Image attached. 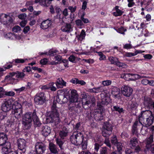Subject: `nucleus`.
Returning <instances> with one entry per match:
<instances>
[{"instance_id": "obj_15", "label": "nucleus", "mask_w": 154, "mask_h": 154, "mask_svg": "<svg viewBox=\"0 0 154 154\" xmlns=\"http://www.w3.org/2000/svg\"><path fill=\"white\" fill-rule=\"evenodd\" d=\"M17 144L19 149L24 153L26 151V141L23 139L20 138L17 141Z\"/></svg>"}, {"instance_id": "obj_3", "label": "nucleus", "mask_w": 154, "mask_h": 154, "mask_svg": "<svg viewBox=\"0 0 154 154\" xmlns=\"http://www.w3.org/2000/svg\"><path fill=\"white\" fill-rule=\"evenodd\" d=\"M57 102L54 101L51 106V111L48 112L46 114V124L54 123V125H57L60 121L59 114L57 109Z\"/></svg>"}, {"instance_id": "obj_38", "label": "nucleus", "mask_w": 154, "mask_h": 154, "mask_svg": "<svg viewBox=\"0 0 154 154\" xmlns=\"http://www.w3.org/2000/svg\"><path fill=\"white\" fill-rule=\"evenodd\" d=\"M85 35L86 34L85 30L82 29L80 34L78 37V40L81 41L83 40L85 38Z\"/></svg>"}, {"instance_id": "obj_13", "label": "nucleus", "mask_w": 154, "mask_h": 154, "mask_svg": "<svg viewBox=\"0 0 154 154\" xmlns=\"http://www.w3.org/2000/svg\"><path fill=\"white\" fill-rule=\"evenodd\" d=\"M121 92L124 96L129 97L132 94L133 91L132 88L127 85H124L121 88Z\"/></svg>"}, {"instance_id": "obj_1", "label": "nucleus", "mask_w": 154, "mask_h": 154, "mask_svg": "<svg viewBox=\"0 0 154 154\" xmlns=\"http://www.w3.org/2000/svg\"><path fill=\"white\" fill-rule=\"evenodd\" d=\"M79 95L75 89L71 91L70 94L69 96L68 109L69 112L72 115H76L80 113L82 111L81 104L78 101Z\"/></svg>"}, {"instance_id": "obj_25", "label": "nucleus", "mask_w": 154, "mask_h": 154, "mask_svg": "<svg viewBox=\"0 0 154 154\" xmlns=\"http://www.w3.org/2000/svg\"><path fill=\"white\" fill-rule=\"evenodd\" d=\"M23 114L22 109L12 110L11 114L16 118L18 119L21 117Z\"/></svg>"}, {"instance_id": "obj_29", "label": "nucleus", "mask_w": 154, "mask_h": 154, "mask_svg": "<svg viewBox=\"0 0 154 154\" xmlns=\"http://www.w3.org/2000/svg\"><path fill=\"white\" fill-rule=\"evenodd\" d=\"M27 60V59L17 58L13 60L11 63L13 64V65L17 66L20 63H24Z\"/></svg>"}, {"instance_id": "obj_59", "label": "nucleus", "mask_w": 154, "mask_h": 154, "mask_svg": "<svg viewBox=\"0 0 154 154\" xmlns=\"http://www.w3.org/2000/svg\"><path fill=\"white\" fill-rule=\"evenodd\" d=\"M103 90V87L100 86L95 88V93H98L102 92Z\"/></svg>"}, {"instance_id": "obj_10", "label": "nucleus", "mask_w": 154, "mask_h": 154, "mask_svg": "<svg viewBox=\"0 0 154 154\" xmlns=\"http://www.w3.org/2000/svg\"><path fill=\"white\" fill-rule=\"evenodd\" d=\"M46 146L42 142H37L35 145V151L37 154H42L46 150Z\"/></svg>"}, {"instance_id": "obj_52", "label": "nucleus", "mask_w": 154, "mask_h": 154, "mask_svg": "<svg viewBox=\"0 0 154 154\" xmlns=\"http://www.w3.org/2000/svg\"><path fill=\"white\" fill-rule=\"evenodd\" d=\"M116 146L117 149L118 151L120 152L122 149L123 146L122 143L120 142H118L117 143Z\"/></svg>"}, {"instance_id": "obj_2", "label": "nucleus", "mask_w": 154, "mask_h": 154, "mask_svg": "<svg viewBox=\"0 0 154 154\" xmlns=\"http://www.w3.org/2000/svg\"><path fill=\"white\" fill-rule=\"evenodd\" d=\"M153 121L154 116L151 112L149 110L142 111L133 125H137L139 123L141 125H152Z\"/></svg>"}, {"instance_id": "obj_42", "label": "nucleus", "mask_w": 154, "mask_h": 154, "mask_svg": "<svg viewBox=\"0 0 154 154\" xmlns=\"http://www.w3.org/2000/svg\"><path fill=\"white\" fill-rule=\"evenodd\" d=\"M56 140L57 144L58 145L61 149H63V145L64 143L63 142L61 139L59 138H57Z\"/></svg>"}, {"instance_id": "obj_7", "label": "nucleus", "mask_w": 154, "mask_h": 154, "mask_svg": "<svg viewBox=\"0 0 154 154\" xmlns=\"http://www.w3.org/2000/svg\"><path fill=\"white\" fill-rule=\"evenodd\" d=\"M0 22L8 27H11L13 25L12 18L5 14H3L0 16Z\"/></svg>"}, {"instance_id": "obj_61", "label": "nucleus", "mask_w": 154, "mask_h": 154, "mask_svg": "<svg viewBox=\"0 0 154 154\" xmlns=\"http://www.w3.org/2000/svg\"><path fill=\"white\" fill-rule=\"evenodd\" d=\"M69 60L73 63L75 62V57L73 55H70L68 58Z\"/></svg>"}, {"instance_id": "obj_63", "label": "nucleus", "mask_w": 154, "mask_h": 154, "mask_svg": "<svg viewBox=\"0 0 154 154\" xmlns=\"http://www.w3.org/2000/svg\"><path fill=\"white\" fill-rule=\"evenodd\" d=\"M68 9L72 13L74 12L76 9V6H75L74 7L72 6H69L68 7Z\"/></svg>"}, {"instance_id": "obj_28", "label": "nucleus", "mask_w": 154, "mask_h": 154, "mask_svg": "<svg viewBox=\"0 0 154 154\" xmlns=\"http://www.w3.org/2000/svg\"><path fill=\"white\" fill-rule=\"evenodd\" d=\"M153 141V135L151 134L144 142L146 144V147L148 150L150 148V145Z\"/></svg>"}, {"instance_id": "obj_8", "label": "nucleus", "mask_w": 154, "mask_h": 154, "mask_svg": "<svg viewBox=\"0 0 154 154\" xmlns=\"http://www.w3.org/2000/svg\"><path fill=\"white\" fill-rule=\"evenodd\" d=\"M46 100V97L44 92H40L37 93L35 96V103L38 105H41L45 103Z\"/></svg>"}, {"instance_id": "obj_19", "label": "nucleus", "mask_w": 154, "mask_h": 154, "mask_svg": "<svg viewBox=\"0 0 154 154\" xmlns=\"http://www.w3.org/2000/svg\"><path fill=\"white\" fill-rule=\"evenodd\" d=\"M51 25V21L49 19L43 21L40 25V28L43 29H45L49 28Z\"/></svg>"}, {"instance_id": "obj_21", "label": "nucleus", "mask_w": 154, "mask_h": 154, "mask_svg": "<svg viewBox=\"0 0 154 154\" xmlns=\"http://www.w3.org/2000/svg\"><path fill=\"white\" fill-rule=\"evenodd\" d=\"M31 117L33 119V122L34 123V125H41L39 119L36 115V112L34 110L33 113L31 112Z\"/></svg>"}, {"instance_id": "obj_64", "label": "nucleus", "mask_w": 154, "mask_h": 154, "mask_svg": "<svg viewBox=\"0 0 154 154\" xmlns=\"http://www.w3.org/2000/svg\"><path fill=\"white\" fill-rule=\"evenodd\" d=\"M26 17V15L25 13H23L19 14L18 16V18L21 20L24 19Z\"/></svg>"}, {"instance_id": "obj_12", "label": "nucleus", "mask_w": 154, "mask_h": 154, "mask_svg": "<svg viewBox=\"0 0 154 154\" xmlns=\"http://www.w3.org/2000/svg\"><path fill=\"white\" fill-rule=\"evenodd\" d=\"M101 98V101H98L97 104L98 102H100L102 106L104 107V106L103 105H108L111 101V99L110 97L108 96L107 94H104L102 93L100 94Z\"/></svg>"}, {"instance_id": "obj_24", "label": "nucleus", "mask_w": 154, "mask_h": 154, "mask_svg": "<svg viewBox=\"0 0 154 154\" xmlns=\"http://www.w3.org/2000/svg\"><path fill=\"white\" fill-rule=\"evenodd\" d=\"M61 29L63 32L69 33L72 31V28L71 24L66 23L62 27Z\"/></svg>"}, {"instance_id": "obj_20", "label": "nucleus", "mask_w": 154, "mask_h": 154, "mask_svg": "<svg viewBox=\"0 0 154 154\" xmlns=\"http://www.w3.org/2000/svg\"><path fill=\"white\" fill-rule=\"evenodd\" d=\"M69 129L67 126H64L62 130L60 131L59 133L60 137L62 139H64L65 137H66L68 133Z\"/></svg>"}, {"instance_id": "obj_45", "label": "nucleus", "mask_w": 154, "mask_h": 154, "mask_svg": "<svg viewBox=\"0 0 154 154\" xmlns=\"http://www.w3.org/2000/svg\"><path fill=\"white\" fill-rule=\"evenodd\" d=\"M111 141L112 143L114 145H116L118 143L117 137L116 136H113L111 137Z\"/></svg>"}, {"instance_id": "obj_57", "label": "nucleus", "mask_w": 154, "mask_h": 154, "mask_svg": "<svg viewBox=\"0 0 154 154\" xmlns=\"http://www.w3.org/2000/svg\"><path fill=\"white\" fill-rule=\"evenodd\" d=\"M54 58H55V61H58L57 62H59V63H60V62H61L62 60V56L60 55H57L55 56L54 57Z\"/></svg>"}, {"instance_id": "obj_46", "label": "nucleus", "mask_w": 154, "mask_h": 154, "mask_svg": "<svg viewBox=\"0 0 154 154\" xmlns=\"http://www.w3.org/2000/svg\"><path fill=\"white\" fill-rule=\"evenodd\" d=\"M7 116V112L2 111L0 113V120H3Z\"/></svg>"}, {"instance_id": "obj_11", "label": "nucleus", "mask_w": 154, "mask_h": 154, "mask_svg": "<svg viewBox=\"0 0 154 154\" xmlns=\"http://www.w3.org/2000/svg\"><path fill=\"white\" fill-rule=\"evenodd\" d=\"M33 121L31 117V112H27L23 116L22 124L23 125H28L30 124Z\"/></svg>"}, {"instance_id": "obj_39", "label": "nucleus", "mask_w": 154, "mask_h": 154, "mask_svg": "<svg viewBox=\"0 0 154 154\" xmlns=\"http://www.w3.org/2000/svg\"><path fill=\"white\" fill-rule=\"evenodd\" d=\"M109 60L112 64H114L116 65V63L118 61L119 59L116 57H110L109 58Z\"/></svg>"}, {"instance_id": "obj_6", "label": "nucleus", "mask_w": 154, "mask_h": 154, "mask_svg": "<svg viewBox=\"0 0 154 154\" xmlns=\"http://www.w3.org/2000/svg\"><path fill=\"white\" fill-rule=\"evenodd\" d=\"M69 96V95H66L63 90H59L57 91L56 101L60 104L66 103L68 101Z\"/></svg>"}, {"instance_id": "obj_54", "label": "nucleus", "mask_w": 154, "mask_h": 154, "mask_svg": "<svg viewBox=\"0 0 154 154\" xmlns=\"http://www.w3.org/2000/svg\"><path fill=\"white\" fill-rule=\"evenodd\" d=\"M134 1V0H127V1L128 2V7H132L135 5V2Z\"/></svg>"}, {"instance_id": "obj_31", "label": "nucleus", "mask_w": 154, "mask_h": 154, "mask_svg": "<svg viewBox=\"0 0 154 154\" xmlns=\"http://www.w3.org/2000/svg\"><path fill=\"white\" fill-rule=\"evenodd\" d=\"M57 52V51L53 50H49L48 52H39V54L42 56L44 55L49 56H54Z\"/></svg>"}, {"instance_id": "obj_35", "label": "nucleus", "mask_w": 154, "mask_h": 154, "mask_svg": "<svg viewBox=\"0 0 154 154\" xmlns=\"http://www.w3.org/2000/svg\"><path fill=\"white\" fill-rule=\"evenodd\" d=\"M138 143L137 139L135 137L132 138L130 141V146L131 149L135 148Z\"/></svg>"}, {"instance_id": "obj_36", "label": "nucleus", "mask_w": 154, "mask_h": 154, "mask_svg": "<svg viewBox=\"0 0 154 154\" xmlns=\"http://www.w3.org/2000/svg\"><path fill=\"white\" fill-rule=\"evenodd\" d=\"M138 105L137 101H134L133 100L131 102V103L130 105V108L131 111L135 110L137 109Z\"/></svg>"}, {"instance_id": "obj_30", "label": "nucleus", "mask_w": 154, "mask_h": 154, "mask_svg": "<svg viewBox=\"0 0 154 154\" xmlns=\"http://www.w3.org/2000/svg\"><path fill=\"white\" fill-rule=\"evenodd\" d=\"M42 129V134L45 136H47L51 133V128L48 126H43Z\"/></svg>"}, {"instance_id": "obj_49", "label": "nucleus", "mask_w": 154, "mask_h": 154, "mask_svg": "<svg viewBox=\"0 0 154 154\" xmlns=\"http://www.w3.org/2000/svg\"><path fill=\"white\" fill-rule=\"evenodd\" d=\"M112 83V82L110 80H106L102 82V84L104 86H108L110 85Z\"/></svg>"}, {"instance_id": "obj_34", "label": "nucleus", "mask_w": 154, "mask_h": 154, "mask_svg": "<svg viewBox=\"0 0 154 154\" xmlns=\"http://www.w3.org/2000/svg\"><path fill=\"white\" fill-rule=\"evenodd\" d=\"M49 148L51 152L54 154L57 153L58 149L56 145L52 143H50L49 144Z\"/></svg>"}, {"instance_id": "obj_51", "label": "nucleus", "mask_w": 154, "mask_h": 154, "mask_svg": "<svg viewBox=\"0 0 154 154\" xmlns=\"http://www.w3.org/2000/svg\"><path fill=\"white\" fill-rule=\"evenodd\" d=\"M123 48L126 49H129L132 48V46L131 44H126L123 45Z\"/></svg>"}, {"instance_id": "obj_47", "label": "nucleus", "mask_w": 154, "mask_h": 154, "mask_svg": "<svg viewBox=\"0 0 154 154\" xmlns=\"http://www.w3.org/2000/svg\"><path fill=\"white\" fill-rule=\"evenodd\" d=\"M4 93L5 96H13L15 95V93L12 91H5Z\"/></svg>"}, {"instance_id": "obj_41", "label": "nucleus", "mask_w": 154, "mask_h": 154, "mask_svg": "<svg viewBox=\"0 0 154 154\" xmlns=\"http://www.w3.org/2000/svg\"><path fill=\"white\" fill-rule=\"evenodd\" d=\"M94 53H96L98 54V55L99 56H100V57L99 58V60H104L106 59V56L105 55H104L103 53L101 51L98 52L97 51H95V50L94 51Z\"/></svg>"}, {"instance_id": "obj_14", "label": "nucleus", "mask_w": 154, "mask_h": 154, "mask_svg": "<svg viewBox=\"0 0 154 154\" xmlns=\"http://www.w3.org/2000/svg\"><path fill=\"white\" fill-rule=\"evenodd\" d=\"M152 102V100L151 98L146 96L144 97L143 104L144 107L146 109L145 110H149L150 109Z\"/></svg>"}, {"instance_id": "obj_9", "label": "nucleus", "mask_w": 154, "mask_h": 154, "mask_svg": "<svg viewBox=\"0 0 154 154\" xmlns=\"http://www.w3.org/2000/svg\"><path fill=\"white\" fill-rule=\"evenodd\" d=\"M13 102V99L11 98L5 101L2 104L1 106L2 110L6 112L10 110L12 108V104Z\"/></svg>"}, {"instance_id": "obj_23", "label": "nucleus", "mask_w": 154, "mask_h": 154, "mask_svg": "<svg viewBox=\"0 0 154 154\" xmlns=\"http://www.w3.org/2000/svg\"><path fill=\"white\" fill-rule=\"evenodd\" d=\"M111 93L116 98H119L120 94L119 88L115 87H113L111 89Z\"/></svg>"}, {"instance_id": "obj_4", "label": "nucleus", "mask_w": 154, "mask_h": 154, "mask_svg": "<svg viewBox=\"0 0 154 154\" xmlns=\"http://www.w3.org/2000/svg\"><path fill=\"white\" fill-rule=\"evenodd\" d=\"M83 134L79 131H74L70 137L72 143L75 145H80L83 142Z\"/></svg>"}, {"instance_id": "obj_32", "label": "nucleus", "mask_w": 154, "mask_h": 154, "mask_svg": "<svg viewBox=\"0 0 154 154\" xmlns=\"http://www.w3.org/2000/svg\"><path fill=\"white\" fill-rule=\"evenodd\" d=\"M111 109L112 112H118L119 114L123 113L125 112V110L123 108L118 105L113 106V107Z\"/></svg>"}, {"instance_id": "obj_18", "label": "nucleus", "mask_w": 154, "mask_h": 154, "mask_svg": "<svg viewBox=\"0 0 154 154\" xmlns=\"http://www.w3.org/2000/svg\"><path fill=\"white\" fill-rule=\"evenodd\" d=\"M55 84L57 88H62L66 86V82L62 78H59L56 80Z\"/></svg>"}, {"instance_id": "obj_40", "label": "nucleus", "mask_w": 154, "mask_h": 154, "mask_svg": "<svg viewBox=\"0 0 154 154\" xmlns=\"http://www.w3.org/2000/svg\"><path fill=\"white\" fill-rule=\"evenodd\" d=\"M116 30L118 32L124 35L125 32L127 31V29H124L123 26H121L120 27L116 29Z\"/></svg>"}, {"instance_id": "obj_27", "label": "nucleus", "mask_w": 154, "mask_h": 154, "mask_svg": "<svg viewBox=\"0 0 154 154\" xmlns=\"http://www.w3.org/2000/svg\"><path fill=\"white\" fill-rule=\"evenodd\" d=\"M8 138L7 136L3 133H0V146H2L5 145L7 142Z\"/></svg>"}, {"instance_id": "obj_53", "label": "nucleus", "mask_w": 154, "mask_h": 154, "mask_svg": "<svg viewBox=\"0 0 154 154\" xmlns=\"http://www.w3.org/2000/svg\"><path fill=\"white\" fill-rule=\"evenodd\" d=\"M104 143L107 146L109 147V149H111V145L109 139H105L104 141Z\"/></svg>"}, {"instance_id": "obj_60", "label": "nucleus", "mask_w": 154, "mask_h": 154, "mask_svg": "<svg viewBox=\"0 0 154 154\" xmlns=\"http://www.w3.org/2000/svg\"><path fill=\"white\" fill-rule=\"evenodd\" d=\"M68 61L67 60L62 59L61 62H60V63H64V66L65 67H69V66L68 65Z\"/></svg>"}, {"instance_id": "obj_50", "label": "nucleus", "mask_w": 154, "mask_h": 154, "mask_svg": "<svg viewBox=\"0 0 154 154\" xmlns=\"http://www.w3.org/2000/svg\"><path fill=\"white\" fill-rule=\"evenodd\" d=\"M100 154H107V148L106 147H102L100 150Z\"/></svg>"}, {"instance_id": "obj_37", "label": "nucleus", "mask_w": 154, "mask_h": 154, "mask_svg": "<svg viewBox=\"0 0 154 154\" xmlns=\"http://www.w3.org/2000/svg\"><path fill=\"white\" fill-rule=\"evenodd\" d=\"M134 76L135 77L137 78V79H142L144 78H146V76L144 75H140L137 74H131V73H127V74H124V77H125V78L126 76H128L129 77H130L131 76Z\"/></svg>"}, {"instance_id": "obj_22", "label": "nucleus", "mask_w": 154, "mask_h": 154, "mask_svg": "<svg viewBox=\"0 0 154 154\" xmlns=\"http://www.w3.org/2000/svg\"><path fill=\"white\" fill-rule=\"evenodd\" d=\"M2 146V152L3 154H8L11 148V144L10 142H7Z\"/></svg>"}, {"instance_id": "obj_16", "label": "nucleus", "mask_w": 154, "mask_h": 154, "mask_svg": "<svg viewBox=\"0 0 154 154\" xmlns=\"http://www.w3.org/2000/svg\"><path fill=\"white\" fill-rule=\"evenodd\" d=\"M112 130L111 126H103L102 129V134L104 137L109 136L112 133Z\"/></svg>"}, {"instance_id": "obj_48", "label": "nucleus", "mask_w": 154, "mask_h": 154, "mask_svg": "<svg viewBox=\"0 0 154 154\" xmlns=\"http://www.w3.org/2000/svg\"><path fill=\"white\" fill-rule=\"evenodd\" d=\"M21 29V27L18 26H16L12 28V31L15 32H17Z\"/></svg>"}, {"instance_id": "obj_26", "label": "nucleus", "mask_w": 154, "mask_h": 154, "mask_svg": "<svg viewBox=\"0 0 154 154\" xmlns=\"http://www.w3.org/2000/svg\"><path fill=\"white\" fill-rule=\"evenodd\" d=\"M13 100V102L12 103V110H15L16 109H22V106L21 104L19 102V101H15L14 99V98H11Z\"/></svg>"}, {"instance_id": "obj_5", "label": "nucleus", "mask_w": 154, "mask_h": 154, "mask_svg": "<svg viewBox=\"0 0 154 154\" xmlns=\"http://www.w3.org/2000/svg\"><path fill=\"white\" fill-rule=\"evenodd\" d=\"M97 108L94 109V119L97 121H99L103 119V113L104 112L105 109L102 106L100 102L97 103Z\"/></svg>"}, {"instance_id": "obj_58", "label": "nucleus", "mask_w": 154, "mask_h": 154, "mask_svg": "<svg viewBox=\"0 0 154 154\" xmlns=\"http://www.w3.org/2000/svg\"><path fill=\"white\" fill-rule=\"evenodd\" d=\"M40 63L42 65H46L48 62V60L46 58L42 59L40 60Z\"/></svg>"}, {"instance_id": "obj_56", "label": "nucleus", "mask_w": 154, "mask_h": 154, "mask_svg": "<svg viewBox=\"0 0 154 154\" xmlns=\"http://www.w3.org/2000/svg\"><path fill=\"white\" fill-rule=\"evenodd\" d=\"M75 22L76 25L78 26H82L83 25V23L82 22V20L81 19H78L76 20Z\"/></svg>"}, {"instance_id": "obj_17", "label": "nucleus", "mask_w": 154, "mask_h": 154, "mask_svg": "<svg viewBox=\"0 0 154 154\" xmlns=\"http://www.w3.org/2000/svg\"><path fill=\"white\" fill-rule=\"evenodd\" d=\"M87 95L84 94L82 97V104L83 108L85 109H88L90 108L91 106V101L89 100H87Z\"/></svg>"}, {"instance_id": "obj_43", "label": "nucleus", "mask_w": 154, "mask_h": 154, "mask_svg": "<svg viewBox=\"0 0 154 154\" xmlns=\"http://www.w3.org/2000/svg\"><path fill=\"white\" fill-rule=\"evenodd\" d=\"M123 13V11L119 9L118 11H117L116 12H113V14L115 17H117L121 16Z\"/></svg>"}, {"instance_id": "obj_33", "label": "nucleus", "mask_w": 154, "mask_h": 154, "mask_svg": "<svg viewBox=\"0 0 154 154\" xmlns=\"http://www.w3.org/2000/svg\"><path fill=\"white\" fill-rule=\"evenodd\" d=\"M10 74L11 75V77L15 76L17 78H23L24 77L25 75V74L23 72H20L18 71L15 72H13L10 73Z\"/></svg>"}, {"instance_id": "obj_62", "label": "nucleus", "mask_w": 154, "mask_h": 154, "mask_svg": "<svg viewBox=\"0 0 154 154\" xmlns=\"http://www.w3.org/2000/svg\"><path fill=\"white\" fill-rule=\"evenodd\" d=\"M13 34L11 32H9L7 33L5 35V37L7 38H8L10 39H12L13 38Z\"/></svg>"}, {"instance_id": "obj_55", "label": "nucleus", "mask_w": 154, "mask_h": 154, "mask_svg": "<svg viewBox=\"0 0 154 154\" xmlns=\"http://www.w3.org/2000/svg\"><path fill=\"white\" fill-rule=\"evenodd\" d=\"M121 137L122 138L125 139L128 138L129 137V135L126 132L124 131L122 133Z\"/></svg>"}, {"instance_id": "obj_44", "label": "nucleus", "mask_w": 154, "mask_h": 154, "mask_svg": "<svg viewBox=\"0 0 154 154\" xmlns=\"http://www.w3.org/2000/svg\"><path fill=\"white\" fill-rule=\"evenodd\" d=\"M116 65L119 67H121L123 68H126L127 67V65L125 63L120 62L119 61V60L116 63Z\"/></svg>"}]
</instances>
